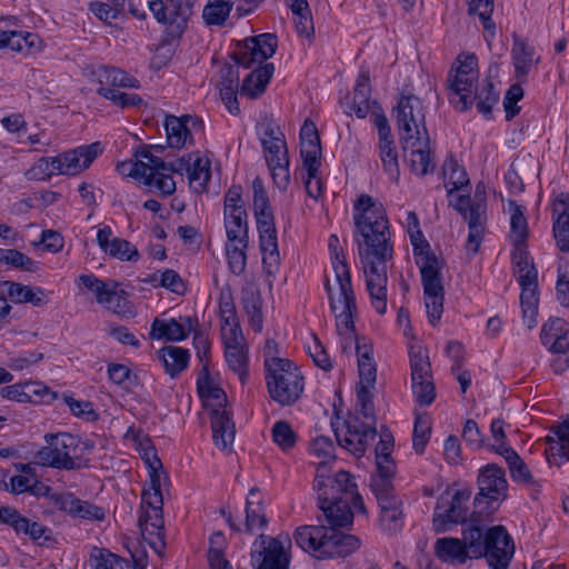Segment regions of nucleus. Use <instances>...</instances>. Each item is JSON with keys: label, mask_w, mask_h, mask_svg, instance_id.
Listing matches in <instances>:
<instances>
[{"label": "nucleus", "mask_w": 569, "mask_h": 569, "mask_svg": "<svg viewBox=\"0 0 569 569\" xmlns=\"http://www.w3.org/2000/svg\"><path fill=\"white\" fill-rule=\"evenodd\" d=\"M355 233L360 263L372 307L379 315L387 310L388 264L392 260L391 231L383 207L369 194H361L355 204Z\"/></svg>", "instance_id": "1"}, {"label": "nucleus", "mask_w": 569, "mask_h": 569, "mask_svg": "<svg viewBox=\"0 0 569 569\" xmlns=\"http://www.w3.org/2000/svg\"><path fill=\"white\" fill-rule=\"evenodd\" d=\"M313 488L318 491L319 508L329 525L349 526L353 512L349 508L350 495L357 489L349 472L340 470L333 477L329 475L328 466L319 462Z\"/></svg>", "instance_id": "2"}, {"label": "nucleus", "mask_w": 569, "mask_h": 569, "mask_svg": "<svg viewBox=\"0 0 569 569\" xmlns=\"http://www.w3.org/2000/svg\"><path fill=\"white\" fill-rule=\"evenodd\" d=\"M341 527L301 526L296 529L295 542L319 559L347 557L360 547V540L353 535L340 532L338 528Z\"/></svg>", "instance_id": "3"}, {"label": "nucleus", "mask_w": 569, "mask_h": 569, "mask_svg": "<svg viewBox=\"0 0 569 569\" xmlns=\"http://www.w3.org/2000/svg\"><path fill=\"white\" fill-rule=\"evenodd\" d=\"M44 440L46 446L36 453L40 465L67 471L88 466L84 456L93 448L89 441L69 432L47 433Z\"/></svg>", "instance_id": "4"}, {"label": "nucleus", "mask_w": 569, "mask_h": 569, "mask_svg": "<svg viewBox=\"0 0 569 569\" xmlns=\"http://www.w3.org/2000/svg\"><path fill=\"white\" fill-rule=\"evenodd\" d=\"M266 382L269 396L281 406H292L301 397L305 379L298 367L288 359L266 358Z\"/></svg>", "instance_id": "5"}, {"label": "nucleus", "mask_w": 569, "mask_h": 569, "mask_svg": "<svg viewBox=\"0 0 569 569\" xmlns=\"http://www.w3.org/2000/svg\"><path fill=\"white\" fill-rule=\"evenodd\" d=\"M415 246L416 263L419 267L421 274V283L423 287L425 306L428 315L429 322L436 326L443 311L445 287L442 279L443 263L433 252L429 250H418L415 238L412 237Z\"/></svg>", "instance_id": "6"}, {"label": "nucleus", "mask_w": 569, "mask_h": 569, "mask_svg": "<svg viewBox=\"0 0 569 569\" xmlns=\"http://www.w3.org/2000/svg\"><path fill=\"white\" fill-rule=\"evenodd\" d=\"M276 48L277 38L271 33L244 39L242 44H238V50L232 53L236 64H224L222 67L220 87L239 89L238 66L251 68L253 63L261 64L274 54Z\"/></svg>", "instance_id": "7"}, {"label": "nucleus", "mask_w": 569, "mask_h": 569, "mask_svg": "<svg viewBox=\"0 0 569 569\" xmlns=\"http://www.w3.org/2000/svg\"><path fill=\"white\" fill-rule=\"evenodd\" d=\"M455 209L462 214L469 226L466 249L469 253L476 254L482 241V234L487 222L485 188L481 184H478L473 197H458L455 203Z\"/></svg>", "instance_id": "8"}, {"label": "nucleus", "mask_w": 569, "mask_h": 569, "mask_svg": "<svg viewBox=\"0 0 569 569\" xmlns=\"http://www.w3.org/2000/svg\"><path fill=\"white\" fill-rule=\"evenodd\" d=\"M158 468H162L161 462L154 457V461L150 463L149 488L143 489L142 501L151 508V512H143L138 520L142 536L157 535L160 536L163 529L162 505L163 498L161 493V480L167 479L163 471L159 472Z\"/></svg>", "instance_id": "9"}, {"label": "nucleus", "mask_w": 569, "mask_h": 569, "mask_svg": "<svg viewBox=\"0 0 569 569\" xmlns=\"http://www.w3.org/2000/svg\"><path fill=\"white\" fill-rule=\"evenodd\" d=\"M477 58L471 54L459 61V66L451 70L447 78L448 89L451 96L458 97L451 102L459 111H466L472 106V94L477 88L478 81Z\"/></svg>", "instance_id": "10"}, {"label": "nucleus", "mask_w": 569, "mask_h": 569, "mask_svg": "<svg viewBox=\"0 0 569 569\" xmlns=\"http://www.w3.org/2000/svg\"><path fill=\"white\" fill-rule=\"evenodd\" d=\"M196 0H149L148 8L157 22L168 27L172 37H180L188 24Z\"/></svg>", "instance_id": "11"}, {"label": "nucleus", "mask_w": 569, "mask_h": 569, "mask_svg": "<svg viewBox=\"0 0 569 569\" xmlns=\"http://www.w3.org/2000/svg\"><path fill=\"white\" fill-rule=\"evenodd\" d=\"M253 547L252 558L258 562L256 569H287L288 549L291 547V539L288 535L277 537L260 535Z\"/></svg>", "instance_id": "12"}, {"label": "nucleus", "mask_w": 569, "mask_h": 569, "mask_svg": "<svg viewBox=\"0 0 569 569\" xmlns=\"http://www.w3.org/2000/svg\"><path fill=\"white\" fill-rule=\"evenodd\" d=\"M397 127L400 132V141L415 136H429L426 128V117L422 101L413 96H402L397 104Z\"/></svg>", "instance_id": "13"}, {"label": "nucleus", "mask_w": 569, "mask_h": 569, "mask_svg": "<svg viewBox=\"0 0 569 569\" xmlns=\"http://www.w3.org/2000/svg\"><path fill=\"white\" fill-rule=\"evenodd\" d=\"M470 495L469 490H456L451 497L446 493L438 499L433 515L437 531H447L451 526L466 521Z\"/></svg>", "instance_id": "14"}, {"label": "nucleus", "mask_w": 569, "mask_h": 569, "mask_svg": "<svg viewBox=\"0 0 569 569\" xmlns=\"http://www.w3.org/2000/svg\"><path fill=\"white\" fill-rule=\"evenodd\" d=\"M486 553L489 569H507L512 558L515 546L502 526H495L486 533Z\"/></svg>", "instance_id": "15"}, {"label": "nucleus", "mask_w": 569, "mask_h": 569, "mask_svg": "<svg viewBox=\"0 0 569 569\" xmlns=\"http://www.w3.org/2000/svg\"><path fill=\"white\" fill-rule=\"evenodd\" d=\"M346 431L343 435L336 429L338 443L356 456H362L369 441L377 436L376 427L360 421L358 417H350L345 421Z\"/></svg>", "instance_id": "16"}, {"label": "nucleus", "mask_w": 569, "mask_h": 569, "mask_svg": "<svg viewBox=\"0 0 569 569\" xmlns=\"http://www.w3.org/2000/svg\"><path fill=\"white\" fill-rule=\"evenodd\" d=\"M154 171L153 187L163 196H171L176 191V182L171 173L187 172L189 174L193 157L189 154L172 162H164L161 158L152 154L148 156Z\"/></svg>", "instance_id": "17"}, {"label": "nucleus", "mask_w": 569, "mask_h": 569, "mask_svg": "<svg viewBox=\"0 0 569 569\" xmlns=\"http://www.w3.org/2000/svg\"><path fill=\"white\" fill-rule=\"evenodd\" d=\"M49 499L56 508L67 512L72 518L102 521L106 517L104 510L101 507L81 500L71 492H53L49 495Z\"/></svg>", "instance_id": "18"}, {"label": "nucleus", "mask_w": 569, "mask_h": 569, "mask_svg": "<svg viewBox=\"0 0 569 569\" xmlns=\"http://www.w3.org/2000/svg\"><path fill=\"white\" fill-rule=\"evenodd\" d=\"M333 283L329 279L326 281V290L328 293L330 308L337 313L350 303V307L356 306L355 295L351 286V278L348 266L338 264L336 267Z\"/></svg>", "instance_id": "19"}, {"label": "nucleus", "mask_w": 569, "mask_h": 569, "mask_svg": "<svg viewBox=\"0 0 569 569\" xmlns=\"http://www.w3.org/2000/svg\"><path fill=\"white\" fill-rule=\"evenodd\" d=\"M479 492L475 499L476 502L480 497L490 501H497L506 498L508 483L502 468L495 463H489L480 469L478 476Z\"/></svg>", "instance_id": "20"}, {"label": "nucleus", "mask_w": 569, "mask_h": 569, "mask_svg": "<svg viewBox=\"0 0 569 569\" xmlns=\"http://www.w3.org/2000/svg\"><path fill=\"white\" fill-rule=\"evenodd\" d=\"M401 143L406 159L416 174L426 176L429 171H432L433 163L430 159L429 136L407 137L401 140Z\"/></svg>", "instance_id": "21"}, {"label": "nucleus", "mask_w": 569, "mask_h": 569, "mask_svg": "<svg viewBox=\"0 0 569 569\" xmlns=\"http://www.w3.org/2000/svg\"><path fill=\"white\" fill-rule=\"evenodd\" d=\"M6 20L0 19V49H10L11 51L24 56L34 53L41 49L42 41L40 37L31 32H21L9 30Z\"/></svg>", "instance_id": "22"}, {"label": "nucleus", "mask_w": 569, "mask_h": 569, "mask_svg": "<svg viewBox=\"0 0 569 569\" xmlns=\"http://www.w3.org/2000/svg\"><path fill=\"white\" fill-rule=\"evenodd\" d=\"M492 449L502 456L508 465L511 479L533 491L540 488L539 482L533 478L529 467L521 457L507 443L492 446Z\"/></svg>", "instance_id": "23"}, {"label": "nucleus", "mask_w": 569, "mask_h": 569, "mask_svg": "<svg viewBox=\"0 0 569 569\" xmlns=\"http://www.w3.org/2000/svg\"><path fill=\"white\" fill-rule=\"evenodd\" d=\"M97 242L103 252L121 261H137L140 258L139 251L129 241L112 237V229L109 226L98 230Z\"/></svg>", "instance_id": "24"}, {"label": "nucleus", "mask_w": 569, "mask_h": 569, "mask_svg": "<svg viewBox=\"0 0 569 569\" xmlns=\"http://www.w3.org/2000/svg\"><path fill=\"white\" fill-rule=\"evenodd\" d=\"M98 303L122 318H132L136 315L133 305L126 298V291L114 280L106 281Z\"/></svg>", "instance_id": "25"}, {"label": "nucleus", "mask_w": 569, "mask_h": 569, "mask_svg": "<svg viewBox=\"0 0 569 569\" xmlns=\"http://www.w3.org/2000/svg\"><path fill=\"white\" fill-rule=\"evenodd\" d=\"M151 147L142 148L136 153V161L127 160L117 164V171L124 177H132L146 186L153 187L154 171L148 156H152Z\"/></svg>", "instance_id": "26"}, {"label": "nucleus", "mask_w": 569, "mask_h": 569, "mask_svg": "<svg viewBox=\"0 0 569 569\" xmlns=\"http://www.w3.org/2000/svg\"><path fill=\"white\" fill-rule=\"evenodd\" d=\"M102 152V147L99 142H93L88 146H81L73 150L62 153V162L66 166L64 172L69 176H74L87 169L93 160Z\"/></svg>", "instance_id": "27"}, {"label": "nucleus", "mask_w": 569, "mask_h": 569, "mask_svg": "<svg viewBox=\"0 0 569 569\" xmlns=\"http://www.w3.org/2000/svg\"><path fill=\"white\" fill-rule=\"evenodd\" d=\"M553 237L561 251H569V193H561L553 203Z\"/></svg>", "instance_id": "28"}, {"label": "nucleus", "mask_w": 569, "mask_h": 569, "mask_svg": "<svg viewBox=\"0 0 569 569\" xmlns=\"http://www.w3.org/2000/svg\"><path fill=\"white\" fill-rule=\"evenodd\" d=\"M511 58L515 67V77L519 82L526 81L532 67L539 62V57L535 58L533 48L525 39L516 34L513 36Z\"/></svg>", "instance_id": "29"}, {"label": "nucleus", "mask_w": 569, "mask_h": 569, "mask_svg": "<svg viewBox=\"0 0 569 569\" xmlns=\"http://www.w3.org/2000/svg\"><path fill=\"white\" fill-rule=\"evenodd\" d=\"M211 429L214 445L221 450H229L234 441V423L226 409L211 410Z\"/></svg>", "instance_id": "30"}, {"label": "nucleus", "mask_w": 569, "mask_h": 569, "mask_svg": "<svg viewBox=\"0 0 569 569\" xmlns=\"http://www.w3.org/2000/svg\"><path fill=\"white\" fill-rule=\"evenodd\" d=\"M553 436L547 438L549 443L548 461L561 465L569 461V418L552 429Z\"/></svg>", "instance_id": "31"}, {"label": "nucleus", "mask_w": 569, "mask_h": 569, "mask_svg": "<svg viewBox=\"0 0 569 569\" xmlns=\"http://www.w3.org/2000/svg\"><path fill=\"white\" fill-rule=\"evenodd\" d=\"M521 287L520 306L522 309V319L528 329H532L537 325L538 302L537 278L533 280H520Z\"/></svg>", "instance_id": "32"}, {"label": "nucleus", "mask_w": 569, "mask_h": 569, "mask_svg": "<svg viewBox=\"0 0 569 569\" xmlns=\"http://www.w3.org/2000/svg\"><path fill=\"white\" fill-rule=\"evenodd\" d=\"M370 93L371 87L369 70L362 68L353 89V100L351 106V111H353L358 118H365L371 108L377 106L376 101L370 100Z\"/></svg>", "instance_id": "33"}, {"label": "nucleus", "mask_w": 569, "mask_h": 569, "mask_svg": "<svg viewBox=\"0 0 569 569\" xmlns=\"http://www.w3.org/2000/svg\"><path fill=\"white\" fill-rule=\"evenodd\" d=\"M93 74L100 87H112V88H132L139 89L140 81L134 77L127 73L124 70L110 66H99Z\"/></svg>", "instance_id": "34"}, {"label": "nucleus", "mask_w": 569, "mask_h": 569, "mask_svg": "<svg viewBox=\"0 0 569 569\" xmlns=\"http://www.w3.org/2000/svg\"><path fill=\"white\" fill-rule=\"evenodd\" d=\"M190 116L176 117L167 116L164 120V129L169 147L182 149L188 142H192V137L187 123L191 121Z\"/></svg>", "instance_id": "35"}, {"label": "nucleus", "mask_w": 569, "mask_h": 569, "mask_svg": "<svg viewBox=\"0 0 569 569\" xmlns=\"http://www.w3.org/2000/svg\"><path fill=\"white\" fill-rule=\"evenodd\" d=\"M187 325L180 323L174 319L160 321L156 319L152 322L150 337L152 339H166L168 341H181L187 338L192 329L191 319H186Z\"/></svg>", "instance_id": "36"}, {"label": "nucleus", "mask_w": 569, "mask_h": 569, "mask_svg": "<svg viewBox=\"0 0 569 569\" xmlns=\"http://www.w3.org/2000/svg\"><path fill=\"white\" fill-rule=\"evenodd\" d=\"M465 547L458 538H440L435 543V553L442 561L461 565L470 558Z\"/></svg>", "instance_id": "37"}, {"label": "nucleus", "mask_w": 569, "mask_h": 569, "mask_svg": "<svg viewBox=\"0 0 569 569\" xmlns=\"http://www.w3.org/2000/svg\"><path fill=\"white\" fill-rule=\"evenodd\" d=\"M274 67L272 63H264L251 71L243 80L240 88L241 94L257 98L264 92L269 80L272 77Z\"/></svg>", "instance_id": "38"}, {"label": "nucleus", "mask_w": 569, "mask_h": 569, "mask_svg": "<svg viewBox=\"0 0 569 569\" xmlns=\"http://www.w3.org/2000/svg\"><path fill=\"white\" fill-rule=\"evenodd\" d=\"M157 356L166 372L171 378L177 377L181 371H183L189 361L188 350L174 346H168L160 349Z\"/></svg>", "instance_id": "39"}, {"label": "nucleus", "mask_w": 569, "mask_h": 569, "mask_svg": "<svg viewBox=\"0 0 569 569\" xmlns=\"http://www.w3.org/2000/svg\"><path fill=\"white\" fill-rule=\"evenodd\" d=\"M267 523L268 520L260 493L257 488H252L246 503V530L252 532L254 529L264 528Z\"/></svg>", "instance_id": "40"}, {"label": "nucleus", "mask_w": 569, "mask_h": 569, "mask_svg": "<svg viewBox=\"0 0 569 569\" xmlns=\"http://www.w3.org/2000/svg\"><path fill=\"white\" fill-rule=\"evenodd\" d=\"M6 286L8 295L14 303H31L34 307H41L48 302L47 295L41 288H32L13 281H7Z\"/></svg>", "instance_id": "41"}, {"label": "nucleus", "mask_w": 569, "mask_h": 569, "mask_svg": "<svg viewBox=\"0 0 569 569\" xmlns=\"http://www.w3.org/2000/svg\"><path fill=\"white\" fill-rule=\"evenodd\" d=\"M197 389L200 398L206 402L212 401L211 406L216 407L214 409H224L223 407L227 401L226 392L210 378L207 366L202 368L198 377Z\"/></svg>", "instance_id": "42"}, {"label": "nucleus", "mask_w": 569, "mask_h": 569, "mask_svg": "<svg viewBox=\"0 0 569 569\" xmlns=\"http://www.w3.org/2000/svg\"><path fill=\"white\" fill-rule=\"evenodd\" d=\"M224 227L228 241H248L247 212L244 208L224 211Z\"/></svg>", "instance_id": "43"}, {"label": "nucleus", "mask_w": 569, "mask_h": 569, "mask_svg": "<svg viewBox=\"0 0 569 569\" xmlns=\"http://www.w3.org/2000/svg\"><path fill=\"white\" fill-rule=\"evenodd\" d=\"M410 369H411V386L416 382H425L432 380L431 363L427 350L421 347H411L409 351Z\"/></svg>", "instance_id": "44"}, {"label": "nucleus", "mask_w": 569, "mask_h": 569, "mask_svg": "<svg viewBox=\"0 0 569 569\" xmlns=\"http://www.w3.org/2000/svg\"><path fill=\"white\" fill-rule=\"evenodd\" d=\"M508 211L510 213V239L512 243H526L529 229L525 208L516 201H508Z\"/></svg>", "instance_id": "45"}, {"label": "nucleus", "mask_w": 569, "mask_h": 569, "mask_svg": "<svg viewBox=\"0 0 569 569\" xmlns=\"http://www.w3.org/2000/svg\"><path fill=\"white\" fill-rule=\"evenodd\" d=\"M468 11L470 14L477 13L485 29V38L490 44L496 36V23L491 19L493 12V0H468Z\"/></svg>", "instance_id": "46"}, {"label": "nucleus", "mask_w": 569, "mask_h": 569, "mask_svg": "<svg viewBox=\"0 0 569 569\" xmlns=\"http://www.w3.org/2000/svg\"><path fill=\"white\" fill-rule=\"evenodd\" d=\"M515 249L512 252V263L515 267V273L520 280H533L537 278V271L535 269L532 259L529 256L526 243H512Z\"/></svg>", "instance_id": "47"}, {"label": "nucleus", "mask_w": 569, "mask_h": 569, "mask_svg": "<svg viewBox=\"0 0 569 569\" xmlns=\"http://www.w3.org/2000/svg\"><path fill=\"white\" fill-rule=\"evenodd\" d=\"M357 311V306L350 307V303L339 309L336 315L337 330L341 336V346L343 351L350 348L355 336V321L353 315Z\"/></svg>", "instance_id": "48"}, {"label": "nucleus", "mask_w": 569, "mask_h": 569, "mask_svg": "<svg viewBox=\"0 0 569 569\" xmlns=\"http://www.w3.org/2000/svg\"><path fill=\"white\" fill-rule=\"evenodd\" d=\"M253 209L257 222H273V213L269 206V199L260 178L252 181Z\"/></svg>", "instance_id": "49"}, {"label": "nucleus", "mask_w": 569, "mask_h": 569, "mask_svg": "<svg viewBox=\"0 0 569 569\" xmlns=\"http://www.w3.org/2000/svg\"><path fill=\"white\" fill-rule=\"evenodd\" d=\"M462 545L470 555V558H481L486 553V535L479 526H468L462 530Z\"/></svg>", "instance_id": "50"}, {"label": "nucleus", "mask_w": 569, "mask_h": 569, "mask_svg": "<svg viewBox=\"0 0 569 569\" xmlns=\"http://www.w3.org/2000/svg\"><path fill=\"white\" fill-rule=\"evenodd\" d=\"M260 237V248L263 252L262 262L269 274L274 272L278 267L280 257L278 251L277 231L262 233Z\"/></svg>", "instance_id": "51"}, {"label": "nucleus", "mask_w": 569, "mask_h": 569, "mask_svg": "<svg viewBox=\"0 0 569 569\" xmlns=\"http://www.w3.org/2000/svg\"><path fill=\"white\" fill-rule=\"evenodd\" d=\"M233 3L229 0L209 1L202 11V18L209 26H222L228 19Z\"/></svg>", "instance_id": "52"}, {"label": "nucleus", "mask_w": 569, "mask_h": 569, "mask_svg": "<svg viewBox=\"0 0 569 569\" xmlns=\"http://www.w3.org/2000/svg\"><path fill=\"white\" fill-rule=\"evenodd\" d=\"M211 177L210 162L208 159L196 157L192 160L189 172V183L197 192H202L207 188V183Z\"/></svg>", "instance_id": "53"}, {"label": "nucleus", "mask_w": 569, "mask_h": 569, "mask_svg": "<svg viewBox=\"0 0 569 569\" xmlns=\"http://www.w3.org/2000/svg\"><path fill=\"white\" fill-rule=\"evenodd\" d=\"M248 241L233 242L228 241L226 246L228 264L232 273L239 276L243 273L247 264L246 249Z\"/></svg>", "instance_id": "54"}, {"label": "nucleus", "mask_w": 569, "mask_h": 569, "mask_svg": "<svg viewBox=\"0 0 569 569\" xmlns=\"http://www.w3.org/2000/svg\"><path fill=\"white\" fill-rule=\"evenodd\" d=\"M393 473V465L377 467V473L372 475L370 479V488L376 497L393 491L391 481Z\"/></svg>", "instance_id": "55"}, {"label": "nucleus", "mask_w": 569, "mask_h": 569, "mask_svg": "<svg viewBox=\"0 0 569 569\" xmlns=\"http://www.w3.org/2000/svg\"><path fill=\"white\" fill-rule=\"evenodd\" d=\"M431 423L427 413L417 415L413 427L412 447L417 453H422L430 439Z\"/></svg>", "instance_id": "56"}, {"label": "nucleus", "mask_w": 569, "mask_h": 569, "mask_svg": "<svg viewBox=\"0 0 569 569\" xmlns=\"http://www.w3.org/2000/svg\"><path fill=\"white\" fill-rule=\"evenodd\" d=\"M380 159L385 170L388 172L391 179H397L399 174L398 170V156L393 146V140L385 138L379 140Z\"/></svg>", "instance_id": "57"}, {"label": "nucleus", "mask_w": 569, "mask_h": 569, "mask_svg": "<svg viewBox=\"0 0 569 569\" xmlns=\"http://www.w3.org/2000/svg\"><path fill=\"white\" fill-rule=\"evenodd\" d=\"M223 543L224 538L221 532H214L210 537V548L208 551V562L210 569H233L230 562L223 556Z\"/></svg>", "instance_id": "58"}, {"label": "nucleus", "mask_w": 569, "mask_h": 569, "mask_svg": "<svg viewBox=\"0 0 569 569\" xmlns=\"http://www.w3.org/2000/svg\"><path fill=\"white\" fill-rule=\"evenodd\" d=\"M499 94L495 91L492 83L485 82L481 89L476 88L472 94V102L477 100V109L483 116H490L493 106L498 102Z\"/></svg>", "instance_id": "59"}, {"label": "nucleus", "mask_w": 569, "mask_h": 569, "mask_svg": "<svg viewBox=\"0 0 569 569\" xmlns=\"http://www.w3.org/2000/svg\"><path fill=\"white\" fill-rule=\"evenodd\" d=\"M97 92L101 97L110 100L114 106L122 109L138 107L142 103V99L138 94L121 92L110 87H99Z\"/></svg>", "instance_id": "60"}, {"label": "nucleus", "mask_w": 569, "mask_h": 569, "mask_svg": "<svg viewBox=\"0 0 569 569\" xmlns=\"http://www.w3.org/2000/svg\"><path fill=\"white\" fill-rule=\"evenodd\" d=\"M224 356L227 363L231 370L239 375L241 382L244 381V378L248 375L247 371V353L241 346H228L224 348Z\"/></svg>", "instance_id": "61"}, {"label": "nucleus", "mask_w": 569, "mask_h": 569, "mask_svg": "<svg viewBox=\"0 0 569 569\" xmlns=\"http://www.w3.org/2000/svg\"><path fill=\"white\" fill-rule=\"evenodd\" d=\"M92 569H123L124 561L106 549L93 548L90 553Z\"/></svg>", "instance_id": "62"}, {"label": "nucleus", "mask_w": 569, "mask_h": 569, "mask_svg": "<svg viewBox=\"0 0 569 569\" xmlns=\"http://www.w3.org/2000/svg\"><path fill=\"white\" fill-rule=\"evenodd\" d=\"M300 154L307 174H309L310 178L315 177L321 164V146L311 144L310 142L300 143Z\"/></svg>", "instance_id": "63"}, {"label": "nucleus", "mask_w": 569, "mask_h": 569, "mask_svg": "<svg viewBox=\"0 0 569 569\" xmlns=\"http://www.w3.org/2000/svg\"><path fill=\"white\" fill-rule=\"evenodd\" d=\"M272 440L282 449L289 450L297 442V435L284 420L277 421L271 429Z\"/></svg>", "instance_id": "64"}]
</instances>
